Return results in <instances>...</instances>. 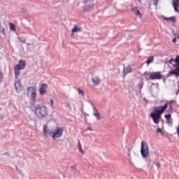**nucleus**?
I'll return each mask as SVG.
<instances>
[{
	"label": "nucleus",
	"instance_id": "1",
	"mask_svg": "<svg viewBox=\"0 0 179 179\" xmlns=\"http://www.w3.org/2000/svg\"><path fill=\"white\" fill-rule=\"evenodd\" d=\"M168 107L169 105L167 103H166L164 106H158L156 109L154 110L153 113L150 115L154 124H158L159 122H160L162 114H163V113L167 110Z\"/></svg>",
	"mask_w": 179,
	"mask_h": 179
},
{
	"label": "nucleus",
	"instance_id": "2",
	"mask_svg": "<svg viewBox=\"0 0 179 179\" xmlns=\"http://www.w3.org/2000/svg\"><path fill=\"white\" fill-rule=\"evenodd\" d=\"M169 64H171L175 70L169 71L168 75L169 76H171L172 75L179 76V55L176 56V59L171 58L169 60Z\"/></svg>",
	"mask_w": 179,
	"mask_h": 179
},
{
	"label": "nucleus",
	"instance_id": "3",
	"mask_svg": "<svg viewBox=\"0 0 179 179\" xmlns=\"http://www.w3.org/2000/svg\"><path fill=\"white\" fill-rule=\"evenodd\" d=\"M34 113L38 118H45L48 115L47 107L38 105L34 109Z\"/></svg>",
	"mask_w": 179,
	"mask_h": 179
},
{
	"label": "nucleus",
	"instance_id": "4",
	"mask_svg": "<svg viewBox=\"0 0 179 179\" xmlns=\"http://www.w3.org/2000/svg\"><path fill=\"white\" fill-rule=\"evenodd\" d=\"M64 131H65V129H64V127H56V129H55L49 133V136H51L53 141H58L59 138L62 137Z\"/></svg>",
	"mask_w": 179,
	"mask_h": 179
},
{
	"label": "nucleus",
	"instance_id": "5",
	"mask_svg": "<svg viewBox=\"0 0 179 179\" xmlns=\"http://www.w3.org/2000/svg\"><path fill=\"white\" fill-rule=\"evenodd\" d=\"M26 68V62L24 60L20 59L19 61V64L14 66V75L15 79L19 78V75H20V71Z\"/></svg>",
	"mask_w": 179,
	"mask_h": 179
},
{
	"label": "nucleus",
	"instance_id": "6",
	"mask_svg": "<svg viewBox=\"0 0 179 179\" xmlns=\"http://www.w3.org/2000/svg\"><path fill=\"white\" fill-rule=\"evenodd\" d=\"M141 154L143 159H146V157L150 155V152L149 151V145H148V143H146L145 141L141 142Z\"/></svg>",
	"mask_w": 179,
	"mask_h": 179
},
{
	"label": "nucleus",
	"instance_id": "7",
	"mask_svg": "<svg viewBox=\"0 0 179 179\" xmlns=\"http://www.w3.org/2000/svg\"><path fill=\"white\" fill-rule=\"evenodd\" d=\"M145 75H149V79L150 80H160V79H163V75H162V72L160 71L145 73Z\"/></svg>",
	"mask_w": 179,
	"mask_h": 179
},
{
	"label": "nucleus",
	"instance_id": "8",
	"mask_svg": "<svg viewBox=\"0 0 179 179\" xmlns=\"http://www.w3.org/2000/svg\"><path fill=\"white\" fill-rule=\"evenodd\" d=\"M28 94H31L29 99L31 101H36V97L37 96V90L33 86L28 87L27 89Z\"/></svg>",
	"mask_w": 179,
	"mask_h": 179
},
{
	"label": "nucleus",
	"instance_id": "9",
	"mask_svg": "<svg viewBox=\"0 0 179 179\" xmlns=\"http://www.w3.org/2000/svg\"><path fill=\"white\" fill-rule=\"evenodd\" d=\"M93 8V0H86L84 2L85 10H89V9Z\"/></svg>",
	"mask_w": 179,
	"mask_h": 179
},
{
	"label": "nucleus",
	"instance_id": "10",
	"mask_svg": "<svg viewBox=\"0 0 179 179\" xmlns=\"http://www.w3.org/2000/svg\"><path fill=\"white\" fill-rule=\"evenodd\" d=\"M48 86L45 83L41 84L40 88H39V93L41 96H44V94H46L47 93V88Z\"/></svg>",
	"mask_w": 179,
	"mask_h": 179
},
{
	"label": "nucleus",
	"instance_id": "11",
	"mask_svg": "<svg viewBox=\"0 0 179 179\" xmlns=\"http://www.w3.org/2000/svg\"><path fill=\"white\" fill-rule=\"evenodd\" d=\"M92 82L93 83L94 86H99L101 83V80L97 76H92Z\"/></svg>",
	"mask_w": 179,
	"mask_h": 179
},
{
	"label": "nucleus",
	"instance_id": "12",
	"mask_svg": "<svg viewBox=\"0 0 179 179\" xmlns=\"http://www.w3.org/2000/svg\"><path fill=\"white\" fill-rule=\"evenodd\" d=\"M131 72H132V69L131 68V66L127 65L124 67L123 73L124 76H127V75H128V73H131Z\"/></svg>",
	"mask_w": 179,
	"mask_h": 179
},
{
	"label": "nucleus",
	"instance_id": "13",
	"mask_svg": "<svg viewBox=\"0 0 179 179\" xmlns=\"http://www.w3.org/2000/svg\"><path fill=\"white\" fill-rule=\"evenodd\" d=\"M173 6L176 12H179V0L173 1Z\"/></svg>",
	"mask_w": 179,
	"mask_h": 179
},
{
	"label": "nucleus",
	"instance_id": "14",
	"mask_svg": "<svg viewBox=\"0 0 179 179\" xmlns=\"http://www.w3.org/2000/svg\"><path fill=\"white\" fill-rule=\"evenodd\" d=\"M93 115L96 117V120H101V117H100V113L96 108H94Z\"/></svg>",
	"mask_w": 179,
	"mask_h": 179
},
{
	"label": "nucleus",
	"instance_id": "15",
	"mask_svg": "<svg viewBox=\"0 0 179 179\" xmlns=\"http://www.w3.org/2000/svg\"><path fill=\"white\" fill-rule=\"evenodd\" d=\"M15 88L17 91H19L22 89V83H20V80H18L15 82Z\"/></svg>",
	"mask_w": 179,
	"mask_h": 179
},
{
	"label": "nucleus",
	"instance_id": "16",
	"mask_svg": "<svg viewBox=\"0 0 179 179\" xmlns=\"http://www.w3.org/2000/svg\"><path fill=\"white\" fill-rule=\"evenodd\" d=\"M73 35L75 34V33H78L79 31H82V28L80 27H78V25H75L73 29L71 30Z\"/></svg>",
	"mask_w": 179,
	"mask_h": 179
},
{
	"label": "nucleus",
	"instance_id": "17",
	"mask_svg": "<svg viewBox=\"0 0 179 179\" xmlns=\"http://www.w3.org/2000/svg\"><path fill=\"white\" fill-rule=\"evenodd\" d=\"M131 12L136 15V16H141V11L138 9V7H133Z\"/></svg>",
	"mask_w": 179,
	"mask_h": 179
},
{
	"label": "nucleus",
	"instance_id": "18",
	"mask_svg": "<svg viewBox=\"0 0 179 179\" xmlns=\"http://www.w3.org/2000/svg\"><path fill=\"white\" fill-rule=\"evenodd\" d=\"M78 149L81 155H85V151H83V149H82V144L80 143V140H78Z\"/></svg>",
	"mask_w": 179,
	"mask_h": 179
},
{
	"label": "nucleus",
	"instance_id": "19",
	"mask_svg": "<svg viewBox=\"0 0 179 179\" xmlns=\"http://www.w3.org/2000/svg\"><path fill=\"white\" fill-rule=\"evenodd\" d=\"M50 134H51V131H50V130H48V127L45 126L43 129V134L45 135V136H48Z\"/></svg>",
	"mask_w": 179,
	"mask_h": 179
},
{
	"label": "nucleus",
	"instance_id": "20",
	"mask_svg": "<svg viewBox=\"0 0 179 179\" xmlns=\"http://www.w3.org/2000/svg\"><path fill=\"white\" fill-rule=\"evenodd\" d=\"M153 61H155V58L153 57V56H150L146 61L147 65L152 64Z\"/></svg>",
	"mask_w": 179,
	"mask_h": 179
},
{
	"label": "nucleus",
	"instance_id": "21",
	"mask_svg": "<svg viewBox=\"0 0 179 179\" xmlns=\"http://www.w3.org/2000/svg\"><path fill=\"white\" fill-rule=\"evenodd\" d=\"M9 26H10V30L11 31H15V30H16V27H15V24H13L12 22H10Z\"/></svg>",
	"mask_w": 179,
	"mask_h": 179
},
{
	"label": "nucleus",
	"instance_id": "22",
	"mask_svg": "<svg viewBox=\"0 0 179 179\" xmlns=\"http://www.w3.org/2000/svg\"><path fill=\"white\" fill-rule=\"evenodd\" d=\"M164 20H170V22H173L174 23L176 22V17H164Z\"/></svg>",
	"mask_w": 179,
	"mask_h": 179
},
{
	"label": "nucleus",
	"instance_id": "23",
	"mask_svg": "<svg viewBox=\"0 0 179 179\" xmlns=\"http://www.w3.org/2000/svg\"><path fill=\"white\" fill-rule=\"evenodd\" d=\"M78 94L82 96V97H85V92H83V90H81L80 88H78L77 89Z\"/></svg>",
	"mask_w": 179,
	"mask_h": 179
},
{
	"label": "nucleus",
	"instance_id": "24",
	"mask_svg": "<svg viewBox=\"0 0 179 179\" xmlns=\"http://www.w3.org/2000/svg\"><path fill=\"white\" fill-rule=\"evenodd\" d=\"M165 118H166V121L168 124H170V120L171 119V115H165Z\"/></svg>",
	"mask_w": 179,
	"mask_h": 179
},
{
	"label": "nucleus",
	"instance_id": "25",
	"mask_svg": "<svg viewBox=\"0 0 179 179\" xmlns=\"http://www.w3.org/2000/svg\"><path fill=\"white\" fill-rule=\"evenodd\" d=\"M2 80H3V74L0 71V83H2Z\"/></svg>",
	"mask_w": 179,
	"mask_h": 179
},
{
	"label": "nucleus",
	"instance_id": "26",
	"mask_svg": "<svg viewBox=\"0 0 179 179\" xmlns=\"http://www.w3.org/2000/svg\"><path fill=\"white\" fill-rule=\"evenodd\" d=\"M157 134H163V130H162V129H160V128H158L157 129Z\"/></svg>",
	"mask_w": 179,
	"mask_h": 179
},
{
	"label": "nucleus",
	"instance_id": "27",
	"mask_svg": "<svg viewBox=\"0 0 179 179\" xmlns=\"http://www.w3.org/2000/svg\"><path fill=\"white\" fill-rule=\"evenodd\" d=\"M0 31H1V33H4L5 32V28L0 26Z\"/></svg>",
	"mask_w": 179,
	"mask_h": 179
},
{
	"label": "nucleus",
	"instance_id": "28",
	"mask_svg": "<svg viewBox=\"0 0 179 179\" xmlns=\"http://www.w3.org/2000/svg\"><path fill=\"white\" fill-rule=\"evenodd\" d=\"M154 5H156L157 6V3H159V0H153Z\"/></svg>",
	"mask_w": 179,
	"mask_h": 179
},
{
	"label": "nucleus",
	"instance_id": "29",
	"mask_svg": "<svg viewBox=\"0 0 179 179\" xmlns=\"http://www.w3.org/2000/svg\"><path fill=\"white\" fill-rule=\"evenodd\" d=\"M16 170L17 171V173H19L20 174H22V170L19 169V168L16 167Z\"/></svg>",
	"mask_w": 179,
	"mask_h": 179
},
{
	"label": "nucleus",
	"instance_id": "30",
	"mask_svg": "<svg viewBox=\"0 0 179 179\" xmlns=\"http://www.w3.org/2000/svg\"><path fill=\"white\" fill-rule=\"evenodd\" d=\"M50 106L51 107L54 106V101H52V99H50Z\"/></svg>",
	"mask_w": 179,
	"mask_h": 179
},
{
	"label": "nucleus",
	"instance_id": "31",
	"mask_svg": "<svg viewBox=\"0 0 179 179\" xmlns=\"http://www.w3.org/2000/svg\"><path fill=\"white\" fill-rule=\"evenodd\" d=\"M174 36L176 37V38H178L179 40V34H174Z\"/></svg>",
	"mask_w": 179,
	"mask_h": 179
},
{
	"label": "nucleus",
	"instance_id": "32",
	"mask_svg": "<svg viewBox=\"0 0 179 179\" xmlns=\"http://www.w3.org/2000/svg\"><path fill=\"white\" fill-rule=\"evenodd\" d=\"M172 41H173V43H177V38H173Z\"/></svg>",
	"mask_w": 179,
	"mask_h": 179
},
{
	"label": "nucleus",
	"instance_id": "33",
	"mask_svg": "<svg viewBox=\"0 0 179 179\" xmlns=\"http://www.w3.org/2000/svg\"><path fill=\"white\" fill-rule=\"evenodd\" d=\"M87 129H88V131H93V129L90 127H88Z\"/></svg>",
	"mask_w": 179,
	"mask_h": 179
},
{
	"label": "nucleus",
	"instance_id": "34",
	"mask_svg": "<svg viewBox=\"0 0 179 179\" xmlns=\"http://www.w3.org/2000/svg\"><path fill=\"white\" fill-rule=\"evenodd\" d=\"M157 166H159V164H157Z\"/></svg>",
	"mask_w": 179,
	"mask_h": 179
},
{
	"label": "nucleus",
	"instance_id": "35",
	"mask_svg": "<svg viewBox=\"0 0 179 179\" xmlns=\"http://www.w3.org/2000/svg\"><path fill=\"white\" fill-rule=\"evenodd\" d=\"M87 117H89V115H87Z\"/></svg>",
	"mask_w": 179,
	"mask_h": 179
},
{
	"label": "nucleus",
	"instance_id": "36",
	"mask_svg": "<svg viewBox=\"0 0 179 179\" xmlns=\"http://www.w3.org/2000/svg\"><path fill=\"white\" fill-rule=\"evenodd\" d=\"M87 117H89V115H87Z\"/></svg>",
	"mask_w": 179,
	"mask_h": 179
},
{
	"label": "nucleus",
	"instance_id": "37",
	"mask_svg": "<svg viewBox=\"0 0 179 179\" xmlns=\"http://www.w3.org/2000/svg\"><path fill=\"white\" fill-rule=\"evenodd\" d=\"M173 1V2H174V0H172Z\"/></svg>",
	"mask_w": 179,
	"mask_h": 179
},
{
	"label": "nucleus",
	"instance_id": "38",
	"mask_svg": "<svg viewBox=\"0 0 179 179\" xmlns=\"http://www.w3.org/2000/svg\"><path fill=\"white\" fill-rule=\"evenodd\" d=\"M22 43H24V41H22Z\"/></svg>",
	"mask_w": 179,
	"mask_h": 179
}]
</instances>
